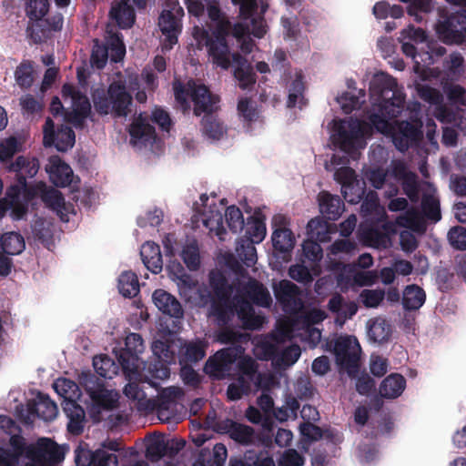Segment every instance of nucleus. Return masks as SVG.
I'll list each match as a JSON object with an SVG mask.
<instances>
[{
	"mask_svg": "<svg viewBox=\"0 0 466 466\" xmlns=\"http://www.w3.org/2000/svg\"><path fill=\"white\" fill-rule=\"evenodd\" d=\"M375 85L380 93L379 112L369 115V129L374 128L380 134L391 135L394 126L390 122L400 116L405 105V94L398 87L397 80L390 75L381 74L375 78Z\"/></svg>",
	"mask_w": 466,
	"mask_h": 466,
	"instance_id": "nucleus-1",
	"label": "nucleus"
},
{
	"mask_svg": "<svg viewBox=\"0 0 466 466\" xmlns=\"http://www.w3.org/2000/svg\"><path fill=\"white\" fill-rule=\"evenodd\" d=\"M228 23H222L218 26L210 27V31L204 27L195 26L193 36L199 48L206 47L212 63L223 70L231 66L232 55L227 40L230 30Z\"/></svg>",
	"mask_w": 466,
	"mask_h": 466,
	"instance_id": "nucleus-2",
	"label": "nucleus"
},
{
	"mask_svg": "<svg viewBox=\"0 0 466 466\" xmlns=\"http://www.w3.org/2000/svg\"><path fill=\"white\" fill-rule=\"evenodd\" d=\"M92 99L95 110L100 116L111 114L114 117H127L131 113L133 98L120 80L113 81L106 90L94 91Z\"/></svg>",
	"mask_w": 466,
	"mask_h": 466,
	"instance_id": "nucleus-3",
	"label": "nucleus"
},
{
	"mask_svg": "<svg viewBox=\"0 0 466 466\" xmlns=\"http://www.w3.org/2000/svg\"><path fill=\"white\" fill-rule=\"evenodd\" d=\"M244 352L245 349L241 345L221 349L208 359L204 371L214 380L230 377L233 365Z\"/></svg>",
	"mask_w": 466,
	"mask_h": 466,
	"instance_id": "nucleus-4",
	"label": "nucleus"
},
{
	"mask_svg": "<svg viewBox=\"0 0 466 466\" xmlns=\"http://www.w3.org/2000/svg\"><path fill=\"white\" fill-rule=\"evenodd\" d=\"M184 10L177 2L170 9H164L158 17L157 25L164 36L162 49L171 50L178 42V36L182 33V18Z\"/></svg>",
	"mask_w": 466,
	"mask_h": 466,
	"instance_id": "nucleus-5",
	"label": "nucleus"
},
{
	"mask_svg": "<svg viewBox=\"0 0 466 466\" xmlns=\"http://www.w3.org/2000/svg\"><path fill=\"white\" fill-rule=\"evenodd\" d=\"M79 383L95 407L103 410H113L116 407L117 399L111 390L106 389L104 381L96 375L84 372L79 378Z\"/></svg>",
	"mask_w": 466,
	"mask_h": 466,
	"instance_id": "nucleus-6",
	"label": "nucleus"
},
{
	"mask_svg": "<svg viewBox=\"0 0 466 466\" xmlns=\"http://www.w3.org/2000/svg\"><path fill=\"white\" fill-rule=\"evenodd\" d=\"M145 345L142 336L138 333H130L126 337L125 348L121 349L116 358L126 375L139 373L140 365L146 364L140 360L139 355L144 351Z\"/></svg>",
	"mask_w": 466,
	"mask_h": 466,
	"instance_id": "nucleus-7",
	"label": "nucleus"
},
{
	"mask_svg": "<svg viewBox=\"0 0 466 466\" xmlns=\"http://www.w3.org/2000/svg\"><path fill=\"white\" fill-rule=\"evenodd\" d=\"M19 420L25 424L33 422L32 417L40 418L46 421L53 420L57 415V406L47 394L38 392L35 399L26 403V410L23 406L16 409Z\"/></svg>",
	"mask_w": 466,
	"mask_h": 466,
	"instance_id": "nucleus-8",
	"label": "nucleus"
},
{
	"mask_svg": "<svg viewBox=\"0 0 466 466\" xmlns=\"http://www.w3.org/2000/svg\"><path fill=\"white\" fill-rule=\"evenodd\" d=\"M422 126L421 119L418 117H412L410 121H397L391 136L397 149L405 152L410 147L419 145L423 138Z\"/></svg>",
	"mask_w": 466,
	"mask_h": 466,
	"instance_id": "nucleus-9",
	"label": "nucleus"
},
{
	"mask_svg": "<svg viewBox=\"0 0 466 466\" xmlns=\"http://www.w3.org/2000/svg\"><path fill=\"white\" fill-rule=\"evenodd\" d=\"M63 449L49 438L29 444L27 459L40 466H56L64 460Z\"/></svg>",
	"mask_w": 466,
	"mask_h": 466,
	"instance_id": "nucleus-10",
	"label": "nucleus"
},
{
	"mask_svg": "<svg viewBox=\"0 0 466 466\" xmlns=\"http://www.w3.org/2000/svg\"><path fill=\"white\" fill-rule=\"evenodd\" d=\"M9 172L15 174L16 184L11 186V190L15 191V198L19 194L24 196L29 191L30 187L27 184V178L34 177L39 170V161L35 157H29L19 156L14 162H11L7 167Z\"/></svg>",
	"mask_w": 466,
	"mask_h": 466,
	"instance_id": "nucleus-11",
	"label": "nucleus"
},
{
	"mask_svg": "<svg viewBox=\"0 0 466 466\" xmlns=\"http://www.w3.org/2000/svg\"><path fill=\"white\" fill-rule=\"evenodd\" d=\"M76 135L74 130L66 125L56 129L51 117H46L43 126V145L46 147H55L60 152H66L75 145Z\"/></svg>",
	"mask_w": 466,
	"mask_h": 466,
	"instance_id": "nucleus-12",
	"label": "nucleus"
},
{
	"mask_svg": "<svg viewBox=\"0 0 466 466\" xmlns=\"http://www.w3.org/2000/svg\"><path fill=\"white\" fill-rule=\"evenodd\" d=\"M437 32L446 44H463L466 41V10L449 15L438 24Z\"/></svg>",
	"mask_w": 466,
	"mask_h": 466,
	"instance_id": "nucleus-13",
	"label": "nucleus"
},
{
	"mask_svg": "<svg viewBox=\"0 0 466 466\" xmlns=\"http://www.w3.org/2000/svg\"><path fill=\"white\" fill-rule=\"evenodd\" d=\"M190 89V98L193 102V113L199 116L202 114L216 113L219 109L220 97L213 94L209 88L203 85L198 84L195 80L187 81Z\"/></svg>",
	"mask_w": 466,
	"mask_h": 466,
	"instance_id": "nucleus-14",
	"label": "nucleus"
},
{
	"mask_svg": "<svg viewBox=\"0 0 466 466\" xmlns=\"http://www.w3.org/2000/svg\"><path fill=\"white\" fill-rule=\"evenodd\" d=\"M333 352L341 368L356 370L359 367L360 346L353 336H340L334 340Z\"/></svg>",
	"mask_w": 466,
	"mask_h": 466,
	"instance_id": "nucleus-15",
	"label": "nucleus"
},
{
	"mask_svg": "<svg viewBox=\"0 0 466 466\" xmlns=\"http://www.w3.org/2000/svg\"><path fill=\"white\" fill-rule=\"evenodd\" d=\"M152 351L156 359L149 362L147 371L151 378L166 380L169 378L170 370L168 365L175 361V354L170 346L164 341L157 340L152 344Z\"/></svg>",
	"mask_w": 466,
	"mask_h": 466,
	"instance_id": "nucleus-16",
	"label": "nucleus"
},
{
	"mask_svg": "<svg viewBox=\"0 0 466 466\" xmlns=\"http://www.w3.org/2000/svg\"><path fill=\"white\" fill-rule=\"evenodd\" d=\"M287 218L283 215H276L272 219L274 228L271 240L275 249L282 258L290 257V253L295 247V237L293 232L287 228Z\"/></svg>",
	"mask_w": 466,
	"mask_h": 466,
	"instance_id": "nucleus-17",
	"label": "nucleus"
},
{
	"mask_svg": "<svg viewBox=\"0 0 466 466\" xmlns=\"http://www.w3.org/2000/svg\"><path fill=\"white\" fill-rule=\"evenodd\" d=\"M367 126L366 121L358 119L347 123L341 122L337 127L336 144L341 150L350 152L354 148L356 141L366 133Z\"/></svg>",
	"mask_w": 466,
	"mask_h": 466,
	"instance_id": "nucleus-18",
	"label": "nucleus"
},
{
	"mask_svg": "<svg viewBox=\"0 0 466 466\" xmlns=\"http://www.w3.org/2000/svg\"><path fill=\"white\" fill-rule=\"evenodd\" d=\"M277 300L286 311H297L303 306L301 289L292 281L282 279L273 285Z\"/></svg>",
	"mask_w": 466,
	"mask_h": 466,
	"instance_id": "nucleus-19",
	"label": "nucleus"
},
{
	"mask_svg": "<svg viewBox=\"0 0 466 466\" xmlns=\"http://www.w3.org/2000/svg\"><path fill=\"white\" fill-rule=\"evenodd\" d=\"M26 200L39 197L45 205L54 211L59 212L65 206V198L60 191L48 187L45 183L39 182L30 187L24 196Z\"/></svg>",
	"mask_w": 466,
	"mask_h": 466,
	"instance_id": "nucleus-20",
	"label": "nucleus"
},
{
	"mask_svg": "<svg viewBox=\"0 0 466 466\" xmlns=\"http://www.w3.org/2000/svg\"><path fill=\"white\" fill-rule=\"evenodd\" d=\"M336 178L342 185L345 200L350 204H358L362 199L365 189L358 183L354 184L355 171L350 167H342L336 171Z\"/></svg>",
	"mask_w": 466,
	"mask_h": 466,
	"instance_id": "nucleus-21",
	"label": "nucleus"
},
{
	"mask_svg": "<svg viewBox=\"0 0 466 466\" xmlns=\"http://www.w3.org/2000/svg\"><path fill=\"white\" fill-rule=\"evenodd\" d=\"M152 301L164 315L177 319L184 317V309L180 301L165 289H156L152 294Z\"/></svg>",
	"mask_w": 466,
	"mask_h": 466,
	"instance_id": "nucleus-22",
	"label": "nucleus"
},
{
	"mask_svg": "<svg viewBox=\"0 0 466 466\" xmlns=\"http://www.w3.org/2000/svg\"><path fill=\"white\" fill-rule=\"evenodd\" d=\"M231 66L234 67L233 76L242 90L251 89L256 84L257 77L252 66L239 53L232 55Z\"/></svg>",
	"mask_w": 466,
	"mask_h": 466,
	"instance_id": "nucleus-23",
	"label": "nucleus"
},
{
	"mask_svg": "<svg viewBox=\"0 0 466 466\" xmlns=\"http://www.w3.org/2000/svg\"><path fill=\"white\" fill-rule=\"evenodd\" d=\"M46 167L50 180L58 187L69 186L74 179L71 167L61 159L59 156H51Z\"/></svg>",
	"mask_w": 466,
	"mask_h": 466,
	"instance_id": "nucleus-24",
	"label": "nucleus"
},
{
	"mask_svg": "<svg viewBox=\"0 0 466 466\" xmlns=\"http://www.w3.org/2000/svg\"><path fill=\"white\" fill-rule=\"evenodd\" d=\"M242 296L254 305L268 308L272 303L268 289L258 279L250 278L241 289Z\"/></svg>",
	"mask_w": 466,
	"mask_h": 466,
	"instance_id": "nucleus-25",
	"label": "nucleus"
},
{
	"mask_svg": "<svg viewBox=\"0 0 466 466\" xmlns=\"http://www.w3.org/2000/svg\"><path fill=\"white\" fill-rule=\"evenodd\" d=\"M253 303L245 299H236L233 303L234 314L237 313L246 329L255 330L261 328L263 318L255 314Z\"/></svg>",
	"mask_w": 466,
	"mask_h": 466,
	"instance_id": "nucleus-26",
	"label": "nucleus"
},
{
	"mask_svg": "<svg viewBox=\"0 0 466 466\" xmlns=\"http://www.w3.org/2000/svg\"><path fill=\"white\" fill-rule=\"evenodd\" d=\"M91 114V104L86 95H82L72 100V110L66 111L64 119L66 122L72 124L76 128H82L85 120Z\"/></svg>",
	"mask_w": 466,
	"mask_h": 466,
	"instance_id": "nucleus-27",
	"label": "nucleus"
},
{
	"mask_svg": "<svg viewBox=\"0 0 466 466\" xmlns=\"http://www.w3.org/2000/svg\"><path fill=\"white\" fill-rule=\"evenodd\" d=\"M62 408L69 419L67 431L73 435H80L84 431L86 413L84 409L75 400H63Z\"/></svg>",
	"mask_w": 466,
	"mask_h": 466,
	"instance_id": "nucleus-28",
	"label": "nucleus"
},
{
	"mask_svg": "<svg viewBox=\"0 0 466 466\" xmlns=\"http://www.w3.org/2000/svg\"><path fill=\"white\" fill-rule=\"evenodd\" d=\"M319 211L329 220H337L344 211V202L337 196L321 191L318 196Z\"/></svg>",
	"mask_w": 466,
	"mask_h": 466,
	"instance_id": "nucleus-29",
	"label": "nucleus"
},
{
	"mask_svg": "<svg viewBox=\"0 0 466 466\" xmlns=\"http://www.w3.org/2000/svg\"><path fill=\"white\" fill-rule=\"evenodd\" d=\"M129 1H115L109 12L110 17L121 29L131 28L136 21V13Z\"/></svg>",
	"mask_w": 466,
	"mask_h": 466,
	"instance_id": "nucleus-30",
	"label": "nucleus"
},
{
	"mask_svg": "<svg viewBox=\"0 0 466 466\" xmlns=\"http://www.w3.org/2000/svg\"><path fill=\"white\" fill-rule=\"evenodd\" d=\"M140 256L146 268L154 274L161 272L163 268L160 247L151 241L144 243L140 249Z\"/></svg>",
	"mask_w": 466,
	"mask_h": 466,
	"instance_id": "nucleus-31",
	"label": "nucleus"
},
{
	"mask_svg": "<svg viewBox=\"0 0 466 466\" xmlns=\"http://www.w3.org/2000/svg\"><path fill=\"white\" fill-rule=\"evenodd\" d=\"M203 135L211 140H220L227 135L228 128L215 113L204 115L201 120Z\"/></svg>",
	"mask_w": 466,
	"mask_h": 466,
	"instance_id": "nucleus-32",
	"label": "nucleus"
},
{
	"mask_svg": "<svg viewBox=\"0 0 466 466\" xmlns=\"http://www.w3.org/2000/svg\"><path fill=\"white\" fill-rule=\"evenodd\" d=\"M208 343L202 339H196L185 343L181 349L180 364L197 363L206 356Z\"/></svg>",
	"mask_w": 466,
	"mask_h": 466,
	"instance_id": "nucleus-33",
	"label": "nucleus"
},
{
	"mask_svg": "<svg viewBox=\"0 0 466 466\" xmlns=\"http://www.w3.org/2000/svg\"><path fill=\"white\" fill-rule=\"evenodd\" d=\"M405 387V378L399 373H392L380 383V394L385 399H395L401 395Z\"/></svg>",
	"mask_w": 466,
	"mask_h": 466,
	"instance_id": "nucleus-34",
	"label": "nucleus"
},
{
	"mask_svg": "<svg viewBox=\"0 0 466 466\" xmlns=\"http://www.w3.org/2000/svg\"><path fill=\"white\" fill-rule=\"evenodd\" d=\"M211 315L218 321V326L228 325L234 317V306L230 299H213L210 305Z\"/></svg>",
	"mask_w": 466,
	"mask_h": 466,
	"instance_id": "nucleus-35",
	"label": "nucleus"
},
{
	"mask_svg": "<svg viewBox=\"0 0 466 466\" xmlns=\"http://www.w3.org/2000/svg\"><path fill=\"white\" fill-rule=\"evenodd\" d=\"M426 300V293L422 288L416 284L406 286L402 294V306L405 310H417L422 307Z\"/></svg>",
	"mask_w": 466,
	"mask_h": 466,
	"instance_id": "nucleus-36",
	"label": "nucleus"
},
{
	"mask_svg": "<svg viewBox=\"0 0 466 466\" xmlns=\"http://www.w3.org/2000/svg\"><path fill=\"white\" fill-rule=\"evenodd\" d=\"M209 285L217 299H230L233 292L232 286L228 283L226 276L218 270H212L209 273Z\"/></svg>",
	"mask_w": 466,
	"mask_h": 466,
	"instance_id": "nucleus-37",
	"label": "nucleus"
},
{
	"mask_svg": "<svg viewBox=\"0 0 466 466\" xmlns=\"http://www.w3.org/2000/svg\"><path fill=\"white\" fill-rule=\"evenodd\" d=\"M288 91L289 96L287 100V106L289 108H293L298 104L299 105V107L305 105V84L303 82V75L300 72L296 73L295 78L288 86Z\"/></svg>",
	"mask_w": 466,
	"mask_h": 466,
	"instance_id": "nucleus-38",
	"label": "nucleus"
},
{
	"mask_svg": "<svg viewBox=\"0 0 466 466\" xmlns=\"http://www.w3.org/2000/svg\"><path fill=\"white\" fill-rule=\"evenodd\" d=\"M368 335L374 342H386L391 335V326L385 319L376 318L369 325Z\"/></svg>",
	"mask_w": 466,
	"mask_h": 466,
	"instance_id": "nucleus-39",
	"label": "nucleus"
},
{
	"mask_svg": "<svg viewBox=\"0 0 466 466\" xmlns=\"http://www.w3.org/2000/svg\"><path fill=\"white\" fill-rule=\"evenodd\" d=\"M132 138L148 141L156 136L155 127L140 114L130 125L128 130Z\"/></svg>",
	"mask_w": 466,
	"mask_h": 466,
	"instance_id": "nucleus-40",
	"label": "nucleus"
},
{
	"mask_svg": "<svg viewBox=\"0 0 466 466\" xmlns=\"http://www.w3.org/2000/svg\"><path fill=\"white\" fill-rule=\"evenodd\" d=\"M181 395V391L177 388H167L159 396L157 415L162 420H168V410L176 404V400Z\"/></svg>",
	"mask_w": 466,
	"mask_h": 466,
	"instance_id": "nucleus-41",
	"label": "nucleus"
},
{
	"mask_svg": "<svg viewBox=\"0 0 466 466\" xmlns=\"http://www.w3.org/2000/svg\"><path fill=\"white\" fill-rule=\"evenodd\" d=\"M0 242L4 253L7 255H18L25 247L24 238L16 232L5 233L1 236Z\"/></svg>",
	"mask_w": 466,
	"mask_h": 466,
	"instance_id": "nucleus-42",
	"label": "nucleus"
},
{
	"mask_svg": "<svg viewBox=\"0 0 466 466\" xmlns=\"http://www.w3.org/2000/svg\"><path fill=\"white\" fill-rule=\"evenodd\" d=\"M255 244L251 239L239 238L237 241L236 253L243 264L248 268L254 266L257 262Z\"/></svg>",
	"mask_w": 466,
	"mask_h": 466,
	"instance_id": "nucleus-43",
	"label": "nucleus"
},
{
	"mask_svg": "<svg viewBox=\"0 0 466 466\" xmlns=\"http://www.w3.org/2000/svg\"><path fill=\"white\" fill-rule=\"evenodd\" d=\"M266 236V225L262 218L251 216L246 224V233L241 238L251 239L255 243H260Z\"/></svg>",
	"mask_w": 466,
	"mask_h": 466,
	"instance_id": "nucleus-44",
	"label": "nucleus"
},
{
	"mask_svg": "<svg viewBox=\"0 0 466 466\" xmlns=\"http://www.w3.org/2000/svg\"><path fill=\"white\" fill-rule=\"evenodd\" d=\"M119 292L126 298H133L139 292L138 278L132 271H125L118 278Z\"/></svg>",
	"mask_w": 466,
	"mask_h": 466,
	"instance_id": "nucleus-45",
	"label": "nucleus"
},
{
	"mask_svg": "<svg viewBox=\"0 0 466 466\" xmlns=\"http://www.w3.org/2000/svg\"><path fill=\"white\" fill-rule=\"evenodd\" d=\"M423 216L432 222H438L441 218L440 200L432 194H424L420 203Z\"/></svg>",
	"mask_w": 466,
	"mask_h": 466,
	"instance_id": "nucleus-46",
	"label": "nucleus"
},
{
	"mask_svg": "<svg viewBox=\"0 0 466 466\" xmlns=\"http://www.w3.org/2000/svg\"><path fill=\"white\" fill-rule=\"evenodd\" d=\"M217 339L222 344H232L233 346H237L238 343L248 341V335L234 330L226 325L219 326V329L217 332Z\"/></svg>",
	"mask_w": 466,
	"mask_h": 466,
	"instance_id": "nucleus-47",
	"label": "nucleus"
},
{
	"mask_svg": "<svg viewBox=\"0 0 466 466\" xmlns=\"http://www.w3.org/2000/svg\"><path fill=\"white\" fill-rule=\"evenodd\" d=\"M238 116L244 123L250 125L258 118V110L248 97H241L237 106Z\"/></svg>",
	"mask_w": 466,
	"mask_h": 466,
	"instance_id": "nucleus-48",
	"label": "nucleus"
},
{
	"mask_svg": "<svg viewBox=\"0 0 466 466\" xmlns=\"http://www.w3.org/2000/svg\"><path fill=\"white\" fill-rule=\"evenodd\" d=\"M33 66L30 61H23L15 69V77L17 85L23 88H29L34 82Z\"/></svg>",
	"mask_w": 466,
	"mask_h": 466,
	"instance_id": "nucleus-49",
	"label": "nucleus"
},
{
	"mask_svg": "<svg viewBox=\"0 0 466 466\" xmlns=\"http://www.w3.org/2000/svg\"><path fill=\"white\" fill-rule=\"evenodd\" d=\"M229 437L239 444L249 445L254 441L255 431L250 426L236 422Z\"/></svg>",
	"mask_w": 466,
	"mask_h": 466,
	"instance_id": "nucleus-50",
	"label": "nucleus"
},
{
	"mask_svg": "<svg viewBox=\"0 0 466 466\" xmlns=\"http://www.w3.org/2000/svg\"><path fill=\"white\" fill-rule=\"evenodd\" d=\"M93 366L96 372L105 379H111L116 373V367L114 361L106 355L96 356L93 359Z\"/></svg>",
	"mask_w": 466,
	"mask_h": 466,
	"instance_id": "nucleus-51",
	"label": "nucleus"
},
{
	"mask_svg": "<svg viewBox=\"0 0 466 466\" xmlns=\"http://www.w3.org/2000/svg\"><path fill=\"white\" fill-rule=\"evenodd\" d=\"M228 227L233 233L241 231L245 227L243 214L235 205L227 208L225 212Z\"/></svg>",
	"mask_w": 466,
	"mask_h": 466,
	"instance_id": "nucleus-52",
	"label": "nucleus"
},
{
	"mask_svg": "<svg viewBox=\"0 0 466 466\" xmlns=\"http://www.w3.org/2000/svg\"><path fill=\"white\" fill-rule=\"evenodd\" d=\"M34 21L35 23L27 27V33L35 44H40L49 37L51 31L43 18Z\"/></svg>",
	"mask_w": 466,
	"mask_h": 466,
	"instance_id": "nucleus-53",
	"label": "nucleus"
},
{
	"mask_svg": "<svg viewBox=\"0 0 466 466\" xmlns=\"http://www.w3.org/2000/svg\"><path fill=\"white\" fill-rule=\"evenodd\" d=\"M400 182L403 193L411 202L417 203L420 199V184L417 174H410Z\"/></svg>",
	"mask_w": 466,
	"mask_h": 466,
	"instance_id": "nucleus-54",
	"label": "nucleus"
},
{
	"mask_svg": "<svg viewBox=\"0 0 466 466\" xmlns=\"http://www.w3.org/2000/svg\"><path fill=\"white\" fill-rule=\"evenodd\" d=\"M49 10L48 0H27L26 14L30 20H40Z\"/></svg>",
	"mask_w": 466,
	"mask_h": 466,
	"instance_id": "nucleus-55",
	"label": "nucleus"
},
{
	"mask_svg": "<svg viewBox=\"0 0 466 466\" xmlns=\"http://www.w3.org/2000/svg\"><path fill=\"white\" fill-rule=\"evenodd\" d=\"M181 258L189 270H198L200 267L199 250L197 245L186 246L181 253Z\"/></svg>",
	"mask_w": 466,
	"mask_h": 466,
	"instance_id": "nucleus-56",
	"label": "nucleus"
},
{
	"mask_svg": "<svg viewBox=\"0 0 466 466\" xmlns=\"http://www.w3.org/2000/svg\"><path fill=\"white\" fill-rule=\"evenodd\" d=\"M444 92L451 104L466 106V90L464 87L451 84L444 86Z\"/></svg>",
	"mask_w": 466,
	"mask_h": 466,
	"instance_id": "nucleus-57",
	"label": "nucleus"
},
{
	"mask_svg": "<svg viewBox=\"0 0 466 466\" xmlns=\"http://www.w3.org/2000/svg\"><path fill=\"white\" fill-rule=\"evenodd\" d=\"M53 387L56 392L64 398V400H74L76 391L78 390V386L73 380L66 378L58 379Z\"/></svg>",
	"mask_w": 466,
	"mask_h": 466,
	"instance_id": "nucleus-58",
	"label": "nucleus"
},
{
	"mask_svg": "<svg viewBox=\"0 0 466 466\" xmlns=\"http://www.w3.org/2000/svg\"><path fill=\"white\" fill-rule=\"evenodd\" d=\"M21 145L17 138L10 137L0 143V161L6 162L20 151Z\"/></svg>",
	"mask_w": 466,
	"mask_h": 466,
	"instance_id": "nucleus-59",
	"label": "nucleus"
},
{
	"mask_svg": "<svg viewBox=\"0 0 466 466\" xmlns=\"http://www.w3.org/2000/svg\"><path fill=\"white\" fill-rule=\"evenodd\" d=\"M174 96L176 102L180 106L183 111H187L190 108L188 97H190V89L187 85L179 81L173 83Z\"/></svg>",
	"mask_w": 466,
	"mask_h": 466,
	"instance_id": "nucleus-60",
	"label": "nucleus"
},
{
	"mask_svg": "<svg viewBox=\"0 0 466 466\" xmlns=\"http://www.w3.org/2000/svg\"><path fill=\"white\" fill-rule=\"evenodd\" d=\"M235 364H237L239 376L242 377L245 375L252 378L258 370L255 360L248 355H245V353L237 360Z\"/></svg>",
	"mask_w": 466,
	"mask_h": 466,
	"instance_id": "nucleus-61",
	"label": "nucleus"
},
{
	"mask_svg": "<svg viewBox=\"0 0 466 466\" xmlns=\"http://www.w3.org/2000/svg\"><path fill=\"white\" fill-rule=\"evenodd\" d=\"M249 386L244 377L239 376L237 382L230 383L227 389V397L229 400H238L248 394Z\"/></svg>",
	"mask_w": 466,
	"mask_h": 466,
	"instance_id": "nucleus-62",
	"label": "nucleus"
},
{
	"mask_svg": "<svg viewBox=\"0 0 466 466\" xmlns=\"http://www.w3.org/2000/svg\"><path fill=\"white\" fill-rule=\"evenodd\" d=\"M450 244L458 250H466V228L461 226L451 228L448 232Z\"/></svg>",
	"mask_w": 466,
	"mask_h": 466,
	"instance_id": "nucleus-63",
	"label": "nucleus"
},
{
	"mask_svg": "<svg viewBox=\"0 0 466 466\" xmlns=\"http://www.w3.org/2000/svg\"><path fill=\"white\" fill-rule=\"evenodd\" d=\"M419 96L425 102L431 105H439L442 102L441 92L428 85H419L417 87Z\"/></svg>",
	"mask_w": 466,
	"mask_h": 466,
	"instance_id": "nucleus-64",
	"label": "nucleus"
}]
</instances>
